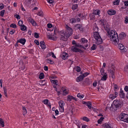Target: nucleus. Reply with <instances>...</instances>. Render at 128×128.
Listing matches in <instances>:
<instances>
[{
  "label": "nucleus",
  "mask_w": 128,
  "mask_h": 128,
  "mask_svg": "<svg viewBox=\"0 0 128 128\" xmlns=\"http://www.w3.org/2000/svg\"><path fill=\"white\" fill-rule=\"evenodd\" d=\"M108 34L113 43L115 44H117L119 40L118 34L116 31L114 30H112Z\"/></svg>",
  "instance_id": "1"
},
{
  "label": "nucleus",
  "mask_w": 128,
  "mask_h": 128,
  "mask_svg": "<svg viewBox=\"0 0 128 128\" xmlns=\"http://www.w3.org/2000/svg\"><path fill=\"white\" fill-rule=\"evenodd\" d=\"M121 104L120 102L118 100H114L112 104L110 109L112 111H115L119 107H120Z\"/></svg>",
  "instance_id": "2"
},
{
  "label": "nucleus",
  "mask_w": 128,
  "mask_h": 128,
  "mask_svg": "<svg viewBox=\"0 0 128 128\" xmlns=\"http://www.w3.org/2000/svg\"><path fill=\"white\" fill-rule=\"evenodd\" d=\"M119 119L124 122H128V115L124 113H122L119 115Z\"/></svg>",
  "instance_id": "3"
},
{
  "label": "nucleus",
  "mask_w": 128,
  "mask_h": 128,
  "mask_svg": "<svg viewBox=\"0 0 128 128\" xmlns=\"http://www.w3.org/2000/svg\"><path fill=\"white\" fill-rule=\"evenodd\" d=\"M94 36L95 38L97 41V44H98L102 43V40L98 32H94Z\"/></svg>",
  "instance_id": "4"
},
{
  "label": "nucleus",
  "mask_w": 128,
  "mask_h": 128,
  "mask_svg": "<svg viewBox=\"0 0 128 128\" xmlns=\"http://www.w3.org/2000/svg\"><path fill=\"white\" fill-rule=\"evenodd\" d=\"M109 71L112 75V78H114V66L112 64V65L111 67L108 66Z\"/></svg>",
  "instance_id": "5"
},
{
  "label": "nucleus",
  "mask_w": 128,
  "mask_h": 128,
  "mask_svg": "<svg viewBox=\"0 0 128 128\" xmlns=\"http://www.w3.org/2000/svg\"><path fill=\"white\" fill-rule=\"evenodd\" d=\"M58 104L59 105V110L61 112L64 111V106L65 104L64 102L62 100L58 102Z\"/></svg>",
  "instance_id": "6"
},
{
  "label": "nucleus",
  "mask_w": 128,
  "mask_h": 128,
  "mask_svg": "<svg viewBox=\"0 0 128 128\" xmlns=\"http://www.w3.org/2000/svg\"><path fill=\"white\" fill-rule=\"evenodd\" d=\"M68 32H66V34L69 35V36H71L73 33V30L72 28L68 26L67 25H66V27Z\"/></svg>",
  "instance_id": "7"
},
{
  "label": "nucleus",
  "mask_w": 128,
  "mask_h": 128,
  "mask_svg": "<svg viewBox=\"0 0 128 128\" xmlns=\"http://www.w3.org/2000/svg\"><path fill=\"white\" fill-rule=\"evenodd\" d=\"M75 28L76 30L78 29L81 31L83 32L84 30V29L82 25L80 24H77L75 26Z\"/></svg>",
  "instance_id": "8"
},
{
  "label": "nucleus",
  "mask_w": 128,
  "mask_h": 128,
  "mask_svg": "<svg viewBox=\"0 0 128 128\" xmlns=\"http://www.w3.org/2000/svg\"><path fill=\"white\" fill-rule=\"evenodd\" d=\"M26 39L24 38V39H21L18 40L17 41V43L16 44V46L17 45L18 46V43L20 42L21 44H22L23 45H24L26 42Z\"/></svg>",
  "instance_id": "9"
},
{
  "label": "nucleus",
  "mask_w": 128,
  "mask_h": 128,
  "mask_svg": "<svg viewBox=\"0 0 128 128\" xmlns=\"http://www.w3.org/2000/svg\"><path fill=\"white\" fill-rule=\"evenodd\" d=\"M69 36H70L69 35L66 34L63 35V36H61L60 40L64 41H66Z\"/></svg>",
  "instance_id": "10"
},
{
  "label": "nucleus",
  "mask_w": 128,
  "mask_h": 128,
  "mask_svg": "<svg viewBox=\"0 0 128 128\" xmlns=\"http://www.w3.org/2000/svg\"><path fill=\"white\" fill-rule=\"evenodd\" d=\"M107 13L109 15L111 16L115 14L116 12L114 10H110L107 11Z\"/></svg>",
  "instance_id": "11"
},
{
  "label": "nucleus",
  "mask_w": 128,
  "mask_h": 128,
  "mask_svg": "<svg viewBox=\"0 0 128 128\" xmlns=\"http://www.w3.org/2000/svg\"><path fill=\"white\" fill-rule=\"evenodd\" d=\"M72 50L74 52H78L80 51V50L78 48L77 46H74L72 47Z\"/></svg>",
  "instance_id": "12"
},
{
  "label": "nucleus",
  "mask_w": 128,
  "mask_h": 128,
  "mask_svg": "<svg viewBox=\"0 0 128 128\" xmlns=\"http://www.w3.org/2000/svg\"><path fill=\"white\" fill-rule=\"evenodd\" d=\"M118 94V93L117 92H115L114 94H110V98L112 99L113 100L116 98Z\"/></svg>",
  "instance_id": "13"
},
{
  "label": "nucleus",
  "mask_w": 128,
  "mask_h": 128,
  "mask_svg": "<svg viewBox=\"0 0 128 128\" xmlns=\"http://www.w3.org/2000/svg\"><path fill=\"white\" fill-rule=\"evenodd\" d=\"M126 36V34L124 32H121L119 34L120 39L121 40L124 38Z\"/></svg>",
  "instance_id": "14"
},
{
  "label": "nucleus",
  "mask_w": 128,
  "mask_h": 128,
  "mask_svg": "<svg viewBox=\"0 0 128 128\" xmlns=\"http://www.w3.org/2000/svg\"><path fill=\"white\" fill-rule=\"evenodd\" d=\"M28 21L32 24L33 26H36V24L35 21L32 18H29L28 19Z\"/></svg>",
  "instance_id": "15"
},
{
  "label": "nucleus",
  "mask_w": 128,
  "mask_h": 128,
  "mask_svg": "<svg viewBox=\"0 0 128 128\" xmlns=\"http://www.w3.org/2000/svg\"><path fill=\"white\" fill-rule=\"evenodd\" d=\"M72 100H74L76 101V99L74 97L72 96L69 95L68 96L67 98V100L70 101H71Z\"/></svg>",
  "instance_id": "16"
},
{
  "label": "nucleus",
  "mask_w": 128,
  "mask_h": 128,
  "mask_svg": "<svg viewBox=\"0 0 128 128\" xmlns=\"http://www.w3.org/2000/svg\"><path fill=\"white\" fill-rule=\"evenodd\" d=\"M68 54L66 53H64L61 55V57L62 59L65 60L68 57Z\"/></svg>",
  "instance_id": "17"
},
{
  "label": "nucleus",
  "mask_w": 128,
  "mask_h": 128,
  "mask_svg": "<svg viewBox=\"0 0 128 128\" xmlns=\"http://www.w3.org/2000/svg\"><path fill=\"white\" fill-rule=\"evenodd\" d=\"M102 126L103 128H112L108 124H102Z\"/></svg>",
  "instance_id": "18"
},
{
  "label": "nucleus",
  "mask_w": 128,
  "mask_h": 128,
  "mask_svg": "<svg viewBox=\"0 0 128 128\" xmlns=\"http://www.w3.org/2000/svg\"><path fill=\"white\" fill-rule=\"evenodd\" d=\"M84 78L81 75L77 78L76 79V80L78 82H79L82 80Z\"/></svg>",
  "instance_id": "19"
},
{
  "label": "nucleus",
  "mask_w": 128,
  "mask_h": 128,
  "mask_svg": "<svg viewBox=\"0 0 128 128\" xmlns=\"http://www.w3.org/2000/svg\"><path fill=\"white\" fill-rule=\"evenodd\" d=\"M120 96L122 98H124L125 96V94L124 93L123 91L122 90H120Z\"/></svg>",
  "instance_id": "20"
},
{
  "label": "nucleus",
  "mask_w": 128,
  "mask_h": 128,
  "mask_svg": "<svg viewBox=\"0 0 128 128\" xmlns=\"http://www.w3.org/2000/svg\"><path fill=\"white\" fill-rule=\"evenodd\" d=\"M91 103L90 102H87L86 105L90 109H91L92 108V105Z\"/></svg>",
  "instance_id": "21"
},
{
  "label": "nucleus",
  "mask_w": 128,
  "mask_h": 128,
  "mask_svg": "<svg viewBox=\"0 0 128 128\" xmlns=\"http://www.w3.org/2000/svg\"><path fill=\"white\" fill-rule=\"evenodd\" d=\"M102 76H103L101 80L104 81L106 80L107 78V74H106L104 75H102Z\"/></svg>",
  "instance_id": "22"
},
{
  "label": "nucleus",
  "mask_w": 128,
  "mask_h": 128,
  "mask_svg": "<svg viewBox=\"0 0 128 128\" xmlns=\"http://www.w3.org/2000/svg\"><path fill=\"white\" fill-rule=\"evenodd\" d=\"M93 28L94 30V32H98V27L95 25L93 26Z\"/></svg>",
  "instance_id": "23"
},
{
  "label": "nucleus",
  "mask_w": 128,
  "mask_h": 128,
  "mask_svg": "<svg viewBox=\"0 0 128 128\" xmlns=\"http://www.w3.org/2000/svg\"><path fill=\"white\" fill-rule=\"evenodd\" d=\"M50 82L54 84H55L57 85L58 84V82L57 80H50Z\"/></svg>",
  "instance_id": "24"
},
{
  "label": "nucleus",
  "mask_w": 128,
  "mask_h": 128,
  "mask_svg": "<svg viewBox=\"0 0 128 128\" xmlns=\"http://www.w3.org/2000/svg\"><path fill=\"white\" fill-rule=\"evenodd\" d=\"M120 0H115L113 2V4L114 5H118L119 4Z\"/></svg>",
  "instance_id": "25"
},
{
  "label": "nucleus",
  "mask_w": 128,
  "mask_h": 128,
  "mask_svg": "<svg viewBox=\"0 0 128 128\" xmlns=\"http://www.w3.org/2000/svg\"><path fill=\"white\" fill-rule=\"evenodd\" d=\"M100 11L99 10H95L94 12V14L96 15H98L100 14Z\"/></svg>",
  "instance_id": "26"
},
{
  "label": "nucleus",
  "mask_w": 128,
  "mask_h": 128,
  "mask_svg": "<svg viewBox=\"0 0 128 128\" xmlns=\"http://www.w3.org/2000/svg\"><path fill=\"white\" fill-rule=\"evenodd\" d=\"M0 123L1 126L2 127H4V121L1 118H0Z\"/></svg>",
  "instance_id": "27"
},
{
  "label": "nucleus",
  "mask_w": 128,
  "mask_h": 128,
  "mask_svg": "<svg viewBox=\"0 0 128 128\" xmlns=\"http://www.w3.org/2000/svg\"><path fill=\"white\" fill-rule=\"evenodd\" d=\"M88 41V40L84 38H82L81 40V42L82 43H83V44L87 42Z\"/></svg>",
  "instance_id": "28"
},
{
  "label": "nucleus",
  "mask_w": 128,
  "mask_h": 128,
  "mask_svg": "<svg viewBox=\"0 0 128 128\" xmlns=\"http://www.w3.org/2000/svg\"><path fill=\"white\" fill-rule=\"evenodd\" d=\"M68 90L66 89H65L63 90L62 94L64 95H65L67 94H68Z\"/></svg>",
  "instance_id": "29"
},
{
  "label": "nucleus",
  "mask_w": 128,
  "mask_h": 128,
  "mask_svg": "<svg viewBox=\"0 0 128 128\" xmlns=\"http://www.w3.org/2000/svg\"><path fill=\"white\" fill-rule=\"evenodd\" d=\"M78 7L77 4H73L72 6V9L73 10H74L77 8Z\"/></svg>",
  "instance_id": "30"
},
{
  "label": "nucleus",
  "mask_w": 128,
  "mask_h": 128,
  "mask_svg": "<svg viewBox=\"0 0 128 128\" xmlns=\"http://www.w3.org/2000/svg\"><path fill=\"white\" fill-rule=\"evenodd\" d=\"M26 29V27L24 25H23L20 26V29L22 31L25 30Z\"/></svg>",
  "instance_id": "31"
},
{
  "label": "nucleus",
  "mask_w": 128,
  "mask_h": 128,
  "mask_svg": "<svg viewBox=\"0 0 128 128\" xmlns=\"http://www.w3.org/2000/svg\"><path fill=\"white\" fill-rule=\"evenodd\" d=\"M118 47L120 48V49L122 50H124V46L122 44H119L118 45Z\"/></svg>",
  "instance_id": "32"
},
{
  "label": "nucleus",
  "mask_w": 128,
  "mask_h": 128,
  "mask_svg": "<svg viewBox=\"0 0 128 128\" xmlns=\"http://www.w3.org/2000/svg\"><path fill=\"white\" fill-rule=\"evenodd\" d=\"M66 32L64 33L63 31H60L58 32V34L61 36H63V35L66 34Z\"/></svg>",
  "instance_id": "33"
},
{
  "label": "nucleus",
  "mask_w": 128,
  "mask_h": 128,
  "mask_svg": "<svg viewBox=\"0 0 128 128\" xmlns=\"http://www.w3.org/2000/svg\"><path fill=\"white\" fill-rule=\"evenodd\" d=\"M4 94V95L7 97V95L6 93V89L5 87H3Z\"/></svg>",
  "instance_id": "34"
},
{
  "label": "nucleus",
  "mask_w": 128,
  "mask_h": 128,
  "mask_svg": "<svg viewBox=\"0 0 128 128\" xmlns=\"http://www.w3.org/2000/svg\"><path fill=\"white\" fill-rule=\"evenodd\" d=\"M82 120L84 121L88 122L89 121V119L87 117L84 116L82 118Z\"/></svg>",
  "instance_id": "35"
},
{
  "label": "nucleus",
  "mask_w": 128,
  "mask_h": 128,
  "mask_svg": "<svg viewBox=\"0 0 128 128\" xmlns=\"http://www.w3.org/2000/svg\"><path fill=\"white\" fill-rule=\"evenodd\" d=\"M84 95L83 94L80 95V94L79 93L77 95V96L80 99L84 97Z\"/></svg>",
  "instance_id": "36"
},
{
  "label": "nucleus",
  "mask_w": 128,
  "mask_h": 128,
  "mask_svg": "<svg viewBox=\"0 0 128 128\" xmlns=\"http://www.w3.org/2000/svg\"><path fill=\"white\" fill-rule=\"evenodd\" d=\"M104 118L103 117H101L98 120V124H101L102 121L103 120Z\"/></svg>",
  "instance_id": "37"
},
{
  "label": "nucleus",
  "mask_w": 128,
  "mask_h": 128,
  "mask_svg": "<svg viewBox=\"0 0 128 128\" xmlns=\"http://www.w3.org/2000/svg\"><path fill=\"white\" fill-rule=\"evenodd\" d=\"M124 22L126 24L128 23V16H126L124 18Z\"/></svg>",
  "instance_id": "38"
},
{
  "label": "nucleus",
  "mask_w": 128,
  "mask_h": 128,
  "mask_svg": "<svg viewBox=\"0 0 128 128\" xmlns=\"http://www.w3.org/2000/svg\"><path fill=\"white\" fill-rule=\"evenodd\" d=\"M100 72L102 75H104L106 74V73L104 72V71L103 69H101L100 70Z\"/></svg>",
  "instance_id": "39"
},
{
  "label": "nucleus",
  "mask_w": 128,
  "mask_h": 128,
  "mask_svg": "<svg viewBox=\"0 0 128 128\" xmlns=\"http://www.w3.org/2000/svg\"><path fill=\"white\" fill-rule=\"evenodd\" d=\"M37 15L40 16H43V12L42 11L40 10L38 12V14H37Z\"/></svg>",
  "instance_id": "40"
},
{
  "label": "nucleus",
  "mask_w": 128,
  "mask_h": 128,
  "mask_svg": "<svg viewBox=\"0 0 128 128\" xmlns=\"http://www.w3.org/2000/svg\"><path fill=\"white\" fill-rule=\"evenodd\" d=\"M22 110L24 112V115L26 114L27 111L26 108L24 107H22Z\"/></svg>",
  "instance_id": "41"
},
{
  "label": "nucleus",
  "mask_w": 128,
  "mask_h": 128,
  "mask_svg": "<svg viewBox=\"0 0 128 128\" xmlns=\"http://www.w3.org/2000/svg\"><path fill=\"white\" fill-rule=\"evenodd\" d=\"M10 27L14 28H16V24H11L10 25Z\"/></svg>",
  "instance_id": "42"
},
{
  "label": "nucleus",
  "mask_w": 128,
  "mask_h": 128,
  "mask_svg": "<svg viewBox=\"0 0 128 128\" xmlns=\"http://www.w3.org/2000/svg\"><path fill=\"white\" fill-rule=\"evenodd\" d=\"M89 74V73L86 72L83 74H82V75L84 78V77L87 76Z\"/></svg>",
  "instance_id": "43"
},
{
  "label": "nucleus",
  "mask_w": 128,
  "mask_h": 128,
  "mask_svg": "<svg viewBox=\"0 0 128 128\" xmlns=\"http://www.w3.org/2000/svg\"><path fill=\"white\" fill-rule=\"evenodd\" d=\"M5 10H3L0 12V16L3 17L4 16Z\"/></svg>",
  "instance_id": "44"
},
{
  "label": "nucleus",
  "mask_w": 128,
  "mask_h": 128,
  "mask_svg": "<svg viewBox=\"0 0 128 128\" xmlns=\"http://www.w3.org/2000/svg\"><path fill=\"white\" fill-rule=\"evenodd\" d=\"M44 78V74L43 73L40 74L39 76V78L40 79H43Z\"/></svg>",
  "instance_id": "45"
},
{
  "label": "nucleus",
  "mask_w": 128,
  "mask_h": 128,
  "mask_svg": "<svg viewBox=\"0 0 128 128\" xmlns=\"http://www.w3.org/2000/svg\"><path fill=\"white\" fill-rule=\"evenodd\" d=\"M96 46L95 44H94L91 48V49L92 50H95L96 48Z\"/></svg>",
  "instance_id": "46"
},
{
  "label": "nucleus",
  "mask_w": 128,
  "mask_h": 128,
  "mask_svg": "<svg viewBox=\"0 0 128 128\" xmlns=\"http://www.w3.org/2000/svg\"><path fill=\"white\" fill-rule=\"evenodd\" d=\"M46 62L50 64H52L53 63V61L47 59L46 60Z\"/></svg>",
  "instance_id": "47"
},
{
  "label": "nucleus",
  "mask_w": 128,
  "mask_h": 128,
  "mask_svg": "<svg viewBox=\"0 0 128 128\" xmlns=\"http://www.w3.org/2000/svg\"><path fill=\"white\" fill-rule=\"evenodd\" d=\"M76 22V20L75 18H72L70 20V22L72 23H75Z\"/></svg>",
  "instance_id": "48"
},
{
  "label": "nucleus",
  "mask_w": 128,
  "mask_h": 128,
  "mask_svg": "<svg viewBox=\"0 0 128 128\" xmlns=\"http://www.w3.org/2000/svg\"><path fill=\"white\" fill-rule=\"evenodd\" d=\"M75 46H77V48L78 47H80V48H82L83 49H85V48L83 46H82L80 44H76V45Z\"/></svg>",
  "instance_id": "49"
},
{
  "label": "nucleus",
  "mask_w": 128,
  "mask_h": 128,
  "mask_svg": "<svg viewBox=\"0 0 128 128\" xmlns=\"http://www.w3.org/2000/svg\"><path fill=\"white\" fill-rule=\"evenodd\" d=\"M76 68V71L77 72H79L80 71L81 69L80 68V67L77 66Z\"/></svg>",
  "instance_id": "50"
},
{
  "label": "nucleus",
  "mask_w": 128,
  "mask_h": 128,
  "mask_svg": "<svg viewBox=\"0 0 128 128\" xmlns=\"http://www.w3.org/2000/svg\"><path fill=\"white\" fill-rule=\"evenodd\" d=\"M18 25L20 26H22L23 24V22L21 20H19L18 22Z\"/></svg>",
  "instance_id": "51"
},
{
  "label": "nucleus",
  "mask_w": 128,
  "mask_h": 128,
  "mask_svg": "<svg viewBox=\"0 0 128 128\" xmlns=\"http://www.w3.org/2000/svg\"><path fill=\"white\" fill-rule=\"evenodd\" d=\"M34 36L36 38H38L39 37V36L38 34L36 32L34 33Z\"/></svg>",
  "instance_id": "52"
},
{
  "label": "nucleus",
  "mask_w": 128,
  "mask_h": 128,
  "mask_svg": "<svg viewBox=\"0 0 128 128\" xmlns=\"http://www.w3.org/2000/svg\"><path fill=\"white\" fill-rule=\"evenodd\" d=\"M49 54L51 56L52 55V57L53 58H56V56H54V53L53 52H51Z\"/></svg>",
  "instance_id": "53"
},
{
  "label": "nucleus",
  "mask_w": 128,
  "mask_h": 128,
  "mask_svg": "<svg viewBox=\"0 0 128 128\" xmlns=\"http://www.w3.org/2000/svg\"><path fill=\"white\" fill-rule=\"evenodd\" d=\"M47 26L49 28H51L52 27V24H48L47 25Z\"/></svg>",
  "instance_id": "54"
},
{
  "label": "nucleus",
  "mask_w": 128,
  "mask_h": 128,
  "mask_svg": "<svg viewBox=\"0 0 128 128\" xmlns=\"http://www.w3.org/2000/svg\"><path fill=\"white\" fill-rule=\"evenodd\" d=\"M40 46L42 49H45L46 48V46L44 44L40 45Z\"/></svg>",
  "instance_id": "55"
},
{
  "label": "nucleus",
  "mask_w": 128,
  "mask_h": 128,
  "mask_svg": "<svg viewBox=\"0 0 128 128\" xmlns=\"http://www.w3.org/2000/svg\"><path fill=\"white\" fill-rule=\"evenodd\" d=\"M124 5L125 6H128V1H126L124 2Z\"/></svg>",
  "instance_id": "56"
},
{
  "label": "nucleus",
  "mask_w": 128,
  "mask_h": 128,
  "mask_svg": "<svg viewBox=\"0 0 128 128\" xmlns=\"http://www.w3.org/2000/svg\"><path fill=\"white\" fill-rule=\"evenodd\" d=\"M48 100H44V103L45 104H46L48 102Z\"/></svg>",
  "instance_id": "57"
},
{
  "label": "nucleus",
  "mask_w": 128,
  "mask_h": 128,
  "mask_svg": "<svg viewBox=\"0 0 128 128\" xmlns=\"http://www.w3.org/2000/svg\"><path fill=\"white\" fill-rule=\"evenodd\" d=\"M14 17L16 18L17 19H20V17L19 16L18 14H16L14 15Z\"/></svg>",
  "instance_id": "58"
},
{
  "label": "nucleus",
  "mask_w": 128,
  "mask_h": 128,
  "mask_svg": "<svg viewBox=\"0 0 128 128\" xmlns=\"http://www.w3.org/2000/svg\"><path fill=\"white\" fill-rule=\"evenodd\" d=\"M4 6L3 4L1 3L0 4V8L2 9L4 8Z\"/></svg>",
  "instance_id": "59"
},
{
  "label": "nucleus",
  "mask_w": 128,
  "mask_h": 128,
  "mask_svg": "<svg viewBox=\"0 0 128 128\" xmlns=\"http://www.w3.org/2000/svg\"><path fill=\"white\" fill-rule=\"evenodd\" d=\"M15 32V30H11L10 32V34H14V32Z\"/></svg>",
  "instance_id": "60"
},
{
  "label": "nucleus",
  "mask_w": 128,
  "mask_h": 128,
  "mask_svg": "<svg viewBox=\"0 0 128 128\" xmlns=\"http://www.w3.org/2000/svg\"><path fill=\"white\" fill-rule=\"evenodd\" d=\"M21 8L22 11H25L26 10L24 8L22 4H21Z\"/></svg>",
  "instance_id": "61"
},
{
  "label": "nucleus",
  "mask_w": 128,
  "mask_h": 128,
  "mask_svg": "<svg viewBox=\"0 0 128 128\" xmlns=\"http://www.w3.org/2000/svg\"><path fill=\"white\" fill-rule=\"evenodd\" d=\"M124 89L126 92L128 91V86H126L124 88Z\"/></svg>",
  "instance_id": "62"
},
{
  "label": "nucleus",
  "mask_w": 128,
  "mask_h": 128,
  "mask_svg": "<svg viewBox=\"0 0 128 128\" xmlns=\"http://www.w3.org/2000/svg\"><path fill=\"white\" fill-rule=\"evenodd\" d=\"M34 42L37 45H38L39 44V42L38 40H34Z\"/></svg>",
  "instance_id": "63"
},
{
  "label": "nucleus",
  "mask_w": 128,
  "mask_h": 128,
  "mask_svg": "<svg viewBox=\"0 0 128 128\" xmlns=\"http://www.w3.org/2000/svg\"><path fill=\"white\" fill-rule=\"evenodd\" d=\"M44 69L45 70L47 71L48 70V68L46 66H45L44 67Z\"/></svg>",
  "instance_id": "64"
}]
</instances>
